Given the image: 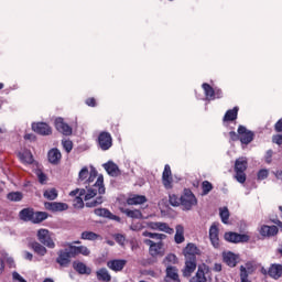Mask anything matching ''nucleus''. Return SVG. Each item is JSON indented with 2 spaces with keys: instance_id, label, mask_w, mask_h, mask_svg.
I'll use <instances>...</instances> for the list:
<instances>
[{
  "instance_id": "f257e3e1",
  "label": "nucleus",
  "mask_w": 282,
  "mask_h": 282,
  "mask_svg": "<svg viewBox=\"0 0 282 282\" xmlns=\"http://www.w3.org/2000/svg\"><path fill=\"white\" fill-rule=\"evenodd\" d=\"M77 182L83 184L86 189H75L69 193L70 197H76L78 194L80 197L84 195L87 208H96V206L102 204V196L96 197V195H105V177L102 175L98 176V171L94 166H90V171L89 167L84 166L78 173Z\"/></svg>"
},
{
  "instance_id": "f03ea898",
  "label": "nucleus",
  "mask_w": 282,
  "mask_h": 282,
  "mask_svg": "<svg viewBox=\"0 0 282 282\" xmlns=\"http://www.w3.org/2000/svg\"><path fill=\"white\" fill-rule=\"evenodd\" d=\"M248 169V159L241 156L235 162V178L239 184H246V170Z\"/></svg>"
},
{
  "instance_id": "7ed1b4c3",
  "label": "nucleus",
  "mask_w": 282,
  "mask_h": 282,
  "mask_svg": "<svg viewBox=\"0 0 282 282\" xmlns=\"http://www.w3.org/2000/svg\"><path fill=\"white\" fill-rule=\"evenodd\" d=\"M37 239L42 245H44L46 248H50L51 250L56 248V242H54V239H52V235H50V230L47 229H39Z\"/></svg>"
},
{
  "instance_id": "20e7f679",
  "label": "nucleus",
  "mask_w": 282,
  "mask_h": 282,
  "mask_svg": "<svg viewBox=\"0 0 282 282\" xmlns=\"http://www.w3.org/2000/svg\"><path fill=\"white\" fill-rule=\"evenodd\" d=\"M144 245L150 246L149 252L151 257H162L164 254V243H162V240L153 242V240L145 239Z\"/></svg>"
},
{
  "instance_id": "39448f33",
  "label": "nucleus",
  "mask_w": 282,
  "mask_h": 282,
  "mask_svg": "<svg viewBox=\"0 0 282 282\" xmlns=\"http://www.w3.org/2000/svg\"><path fill=\"white\" fill-rule=\"evenodd\" d=\"M181 205L184 210H191L193 206H197V198L191 191H185L184 195L181 196Z\"/></svg>"
},
{
  "instance_id": "423d86ee",
  "label": "nucleus",
  "mask_w": 282,
  "mask_h": 282,
  "mask_svg": "<svg viewBox=\"0 0 282 282\" xmlns=\"http://www.w3.org/2000/svg\"><path fill=\"white\" fill-rule=\"evenodd\" d=\"M238 133L241 144H250L254 140V132L246 129L243 126H239Z\"/></svg>"
},
{
  "instance_id": "0eeeda50",
  "label": "nucleus",
  "mask_w": 282,
  "mask_h": 282,
  "mask_svg": "<svg viewBox=\"0 0 282 282\" xmlns=\"http://www.w3.org/2000/svg\"><path fill=\"white\" fill-rule=\"evenodd\" d=\"M99 147L102 151H109L113 145V140L109 132H101L98 137Z\"/></svg>"
},
{
  "instance_id": "6e6552de",
  "label": "nucleus",
  "mask_w": 282,
  "mask_h": 282,
  "mask_svg": "<svg viewBox=\"0 0 282 282\" xmlns=\"http://www.w3.org/2000/svg\"><path fill=\"white\" fill-rule=\"evenodd\" d=\"M148 228L151 230H160V232H166V235H173L175 230L169 226L166 223H147Z\"/></svg>"
},
{
  "instance_id": "1a4fd4ad",
  "label": "nucleus",
  "mask_w": 282,
  "mask_h": 282,
  "mask_svg": "<svg viewBox=\"0 0 282 282\" xmlns=\"http://www.w3.org/2000/svg\"><path fill=\"white\" fill-rule=\"evenodd\" d=\"M67 247L70 250L72 257H78V254H83V257H89L91 254V250L86 246H74V243H67Z\"/></svg>"
},
{
  "instance_id": "9d476101",
  "label": "nucleus",
  "mask_w": 282,
  "mask_h": 282,
  "mask_svg": "<svg viewBox=\"0 0 282 282\" xmlns=\"http://www.w3.org/2000/svg\"><path fill=\"white\" fill-rule=\"evenodd\" d=\"M207 272L208 267L206 264L199 265L196 274L189 280V282H208V279H206Z\"/></svg>"
},
{
  "instance_id": "9b49d317",
  "label": "nucleus",
  "mask_w": 282,
  "mask_h": 282,
  "mask_svg": "<svg viewBox=\"0 0 282 282\" xmlns=\"http://www.w3.org/2000/svg\"><path fill=\"white\" fill-rule=\"evenodd\" d=\"M203 89L205 91L206 100H215V98H221V90H214L208 84H203Z\"/></svg>"
},
{
  "instance_id": "f8f14e48",
  "label": "nucleus",
  "mask_w": 282,
  "mask_h": 282,
  "mask_svg": "<svg viewBox=\"0 0 282 282\" xmlns=\"http://www.w3.org/2000/svg\"><path fill=\"white\" fill-rule=\"evenodd\" d=\"M225 239L226 241H230L231 243H240L241 241H249L250 237L236 232H227L225 234Z\"/></svg>"
},
{
  "instance_id": "ddd939ff",
  "label": "nucleus",
  "mask_w": 282,
  "mask_h": 282,
  "mask_svg": "<svg viewBox=\"0 0 282 282\" xmlns=\"http://www.w3.org/2000/svg\"><path fill=\"white\" fill-rule=\"evenodd\" d=\"M56 262L62 265V268H67L72 262V251H59Z\"/></svg>"
},
{
  "instance_id": "4468645a",
  "label": "nucleus",
  "mask_w": 282,
  "mask_h": 282,
  "mask_svg": "<svg viewBox=\"0 0 282 282\" xmlns=\"http://www.w3.org/2000/svg\"><path fill=\"white\" fill-rule=\"evenodd\" d=\"M46 210H51L52 213H63V210H67L69 208V205L66 203H45L44 204Z\"/></svg>"
},
{
  "instance_id": "2eb2a0df",
  "label": "nucleus",
  "mask_w": 282,
  "mask_h": 282,
  "mask_svg": "<svg viewBox=\"0 0 282 282\" xmlns=\"http://www.w3.org/2000/svg\"><path fill=\"white\" fill-rule=\"evenodd\" d=\"M55 129L63 133V135H72V127H69L63 118L55 119Z\"/></svg>"
},
{
  "instance_id": "dca6fc26",
  "label": "nucleus",
  "mask_w": 282,
  "mask_h": 282,
  "mask_svg": "<svg viewBox=\"0 0 282 282\" xmlns=\"http://www.w3.org/2000/svg\"><path fill=\"white\" fill-rule=\"evenodd\" d=\"M261 237H274L279 234V227L262 225L259 229Z\"/></svg>"
},
{
  "instance_id": "f3484780",
  "label": "nucleus",
  "mask_w": 282,
  "mask_h": 282,
  "mask_svg": "<svg viewBox=\"0 0 282 282\" xmlns=\"http://www.w3.org/2000/svg\"><path fill=\"white\" fill-rule=\"evenodd\" d=\"M32 129L35 133H40V135H50L52 133V128L45 122L33 123Z\"/></svg>"
},
{
  "instance_id": "a211bd4d",
  "label": "nucleus",
  "mask_w": 282,
  "mask_h": 282,
  "mask_svg": "<svg viewBox=\"0 0 282 282\" xmlns=\"http://www.w3.org/2000/svg\"><path fill=\"white\" fill-rule=\"evenodd\" d=\"M162 180H163V185L165 188H173V175L171 173L170 165H165L163 175H162Z\"/></svg>"
},
{
  "instance_id": "6ab92c4d",
  "label": "nucleus",
  "mask_w": 282,
  "mask_h": 282,
  "mask_svg": "<svg viewBox=\"0 0 282 282\" xmlns=\"http://www.w3.org/2000/svg\"><path fill=\"white\" fill-rule=\"evenodd\" d=\"M197 270V260L185 259V268L183 269V276L188 278Z\"/></svg>"
},
{
  "instance_id": "aec40b11",
  "label": "nucleus",
  "mask_w": 282,
  "mask_h": 282,
  "mask_svg": "<svg viewBox=\"0 0 282 282\" xmlns=\"http://www.w3.org/2000/svg\"><path fill=\"white\" fill-rule=\"evenodd\" d=\"M126 265L127 260H110L107 262V267L109 270H112V272H122Z\"/></svg>"
},
{
  "instance_id": "412c9836",
  "label": "nucleus",
  "mask_w": 282,
  "mask_h": 282,
  "mask_svg": "<svg viewBox=\"0 0 282 282\" xmlns=\"http://www.w3.org/2000/svg\"><path fill=\"white\" fill-rule=\"evenodd\" d=\"M209 239H210L212 246H214V248H219V228H217V224H214L210 226Z\"/></svg>"
},
{
  "instance_id": "4be33fe9",
  "label": "nucleus",
  "mask_w": 282,
  "mask_h": 282,
  "mask_svg": "<svg viewBox=\"0 0 282 282\" xmlns=\"http://www.w3.org/2000/svg\"><path fill=\"white\" fill-rule=\"evenodd\" d=\"M199 253V249L194 243H188L184 249L185 259L197 260L195 257Z\"/></svg>"
},
{
  "instance_id": "5701e85b",
  "label": "nucleus",
  "mask_w": 282,
  "mask_h": 282,
  "mask_svg": "<svg viewBox=\"0 0 282 282\" xmlns=\"http://www.w3.org/2000/svg\"><path fill=\"white\" fill-rule=\"evenodd\" d=\"M29 248H31L35 254H39V257H45L47 254V248L41 245V242L33 241L29 243Z\"/></svg>"
},
{
  "instance_id": "b1692460",
  "label": "nucleus",
  "mask_w": 282,
  "mask_h": 282,
  "mask_svg": "<svg viewBox=\"0 0 282 282\" xmlns=\"http://www.w3.org/2000/svg\"><path fill=\"white\" fill-rule=\"evenodd\" d=\"M128 206H140V204H147V196L144 195H131L127 199Z\"/></svg>"
},
{
  "instance_id": "393cba45",
  "label": "nucleus",
  "mask_w": 282,
  "mask_h": 282,
  "mask_svg": "<svg viewBox=\"0 0 282 282\" xmlns=\"http://www.w3.org/2000/svg\"><path fill=\"white\" fill-rule=\"evenodd\" d=\"M105 171H107L108 175H111V177H118L120 175V169H118V165L111 161L104 164Z\"/></svg>"
},
{
  "instance_id": "a878e982",
  "label": "nucleus",
  "mask_w": 282,
  "mask_h": 282,
  "mask_svg": "<svg viewBox=\"0 0 282 282\" xmlns=\"http://www.w3.org/2000/svg\"><path fill=\"white\" fill-rule=\"evenodd\" d=\"M96 276L98 281H104V282H110L111 281V274L109 273V270L106 268H101L96 271Z\"/></svg>"
},
{
  "instance_id": "bb28decb",
  "label": "nucleus",
  "mask_w": 282,
  "mask_h": 282,
  "mask_svg": "<svg viewBox=\"0 0 282 282\" xmlns=\"http://www.w3.org/2000/svg\"><path fill=\"white\" fill-rule=\"evenodd\" d=\"M223 259L229 265V268H235V265H237V254L230 251L223 253Z\"/></svg>"
},
{
  "instance_id": "cd10ccee",
  "label": "nucleus",
  "mask_w": 282,
  "mask_h": 282,
  "mask_svg": "<svg viewBox=\"0 0 282 282\" xmlns=\"http://www.w3.org/2000/svg\"><path fill=\"white\" fill-rule=\"evenodd\" d=\"M269 276H271L272 279H281L282 265L281 264H272L269 269Z\"/></svg>"
},
{
  "instance_id": "c85d7f7f",
  "label": "nucleus",
  "mask_w": 282,
  "mask_h": 282,
  "mask_svg": "<svg viewBox=\"0 0 282 282\" xmlns=\"http://www.w3.org/2000/svg\"><path fill=\"white\" fill-rule=\"evenodd\" d=\"M80 239L84 241H98V239H102V237L94 231H83Z\"/></svg>"
},
{
  "instance_id": "c756f323",
  "label": "nucleus",
  "mask_w": 282,
  "mask_h": 282,
  "mask_svg": "<svg viewBox=\"0 0 282 282\" xmlns=\"http://www.w3.org/2000/svg\"><path fill=\"white\" fill-rule=\"evenodd\" d=\"M61 151H58V149H52L48 152V162H51V164H58V162H61Z\"/></svg>"
},
{
  "instance_id": "7c9ffc66",
  "label": "nucleus",
  "mask_w": 282,
  "mask_h": 282,
  "mask_svg": "<svg viewBox=\"0 0 282 282\" xmlns=\"http://www.w3.org/2000/svg\"><path fill=\"white\" fill-rule=\"evenodd\" d=\"M73 268L79 274H91V269H88L87 264H85L83 262H74Z\"/></svg>"
},
{
  "instance_id": "2f4dec72",
  "label": "nucleus",
  "mask_w": 282,
  "mask_h": 282,
  "mask_svg": "<svg viewBox=\"0 0 282 282\" xmlns=\"http://www.w3.org/2000/svg\"><path fill=\"white\" fill-rule=\"evenodd\" d=\"M123 215H127V217H130L131 219H142V212L140 209H120Z\"/></svg>"
},
{
  "instance_id": "473e14b6",
  "label": "nucleus",
  "mask_w": 282,
  "mask_h": 282,
  "mask_svg": "<svg viewBox=\"0 0 282 282\" xmlns=\"http://www.w3.org/2000/svg\"><path fill=\"white\" fill-rule=\"evenodd\" d=\"M19 216H20V219H22V221H32L34 216V210H32L31 208H24L20 212Z\"/></svg>"
},
{
  "instance_id": "72a5a7b5",
  "label": "nucleus",
  "mask_w": 282,
  "mask_h": 282,
  "mask_svg": "<svg viewBox=\"0 0 282 282\" xmlns=\"http://www.w3.org/2000/svg\"><path fill=\"white\" fill-rule=\"evenodd\" d=\"M175 236H174V241L175 243H184V227L182 225H177L175 227Z\"/></svg>"
},
{
  "instance_id": "f704fd0d",
  "label": "nucleus",
  "mask_w": 282,
  "mask_h": 282,
  "mask_svg": "<svg viewBox=\"0 0 282 282\" xmlns=\"http://www.w3.org/2000/svg\"><path fill=\"white\" fill-rule=\"evenodd\" d=\"M239 113V107H235L231 110H228L225 113L224 121L225 122H232V120H237V115Z\"/></svg>"
},
{
  "instance_id": "c9c22d12",
  "label": "nucleus",
  "mask_w": 282,
  "mask_h": 282,
  "mask_svg": "<svg viewBox=\"0 0 282 282\" xmlns=\"http://www.w3.org/2000/svg\"><path fill=\"white\" fill-rule=\"evenodd\" d=\"M166 279H171V281H180V275L177 274V268L166 267Z\"/></svg>"
},
{
  "instance_id": "e433bc0d",
  "label": "nucleus",
  "mask_w": 282,
  "mask_h": 282,
  "mask_svg": "<svg viewBox=\"0 0 282 282\" xmlns=\"http://www.w3.org/2000/svg\"><path fill=\"white\" fill-rule=\"evenodd\" d=\"M19 158H20L21 162H23L24 164H32V162H34V156L32 155V152H30L28 150L20 153Z\"/></svg>"
},
{
  "instance_id": "4c0bfd02",
  "label": "nucleus",
  "mask_w": 282,
  "mask_h": 282,
  "mask_svg": "<svg viewBox=\"0 0 282 282\" xmlns=\"http://www.w3.org/2000/svg\"><path fill=\"white\" fill-rule=\"evenodd\" d=\"M45 219H47V213L45 212H33V218H32V223L33 224H41V221H45Z\"/></svg>"
},
{
  "instance_id": "58836bf2",
  "label": "nucleus",
  "mask_w": 282,
  "mask_h": 282,
  "mask_svg": "<svg viewBox=\"0 0 282 282\" xmlns=\"http://www.w3.org/2000/svg\"><path fill=\"white\" fill-rule=\"evenodd\" d=\"M164 265H166V268H173L172 265H175V263H177V256L173 254V253H169L164 260H163Z\"/></svg>"
},
{
  "instance_id": "ea45409f",
  "label": "nucleus",
  "mask_w": 282,
  "mask_h": 282,
  "mask_svg": "<svg viewBox=\"0 0 282 282\" xmlns=\"http://www.w3.org/2000/svg\"><path fill=\"white\" fill-rule=\"evenodd\" d=\"M143 237H149L150 239H155L156 241H163V239H166V235L164 234H153L150 231H143Z\"/></svg>"
},
{
  "instance_id": "a19ab883",
  "label": "nucleus",
  "mask_w": 282,
  "mask_h": 282,
  "mask_svg": "<svg viewBox=\"0 0 282 282\" xmlns=\"http://www.w3.org/2000/svg\"><path fill=\"white\" fill-rule=\"evenodd\" d=\"M44 197L45 199H50L51 202H54V199L58 197V192L56 191V188L46 189L44 192Z\"/></svg>"
},
{
  "instance_id": "79ce46f5",
  "label": "nucleus",
  "mask_w": 282,
  "mask_h": 282,
  "mask_svg": "<svg viewBox=\"0 0 282 282\" xmlns=\"http://www.w3.org/2000/svg\"><path fill=\"white\" fill-rule=\"evenodd\" d=\"M219 215L223 224H228V219H230V212L228 210V207L220 208Z\"/></svg>"
},
{
  "instance_id": "37998d69",
  "label": "nucleus",
  "mask_w": 282,
  "mask_h": 282,
  "mask_svg": "<svg viewBox=\"0 0 282 282\" xmlns=\"http://www.w3.org/2000/svg\"><path fill=\"white\" fill-rule=\"evenodd\" d=\"M7 197L10 202H21V199H23V194H21V192H12L9 193Z\"/></svg>"
},
{
  "instance_id": "c03bdc74",
  "label": "nucleus",
  "mask_w": 282,
  "mask_h": 282,
  "mask_svg": "<svg viewBox=\"0 0 282 282\" xmlns=\"http://www.w3.org/2000/svg\"><path fill=\"white\" fill-rule=\"evenodd\" d=\"M95 215H97V217H106L107 219H109L111 212L106 208H97L95 209Z\"/></svg>"
},
{
  "instance_id": "a18cd8bd",
  "label": "nucleus",
  "mask_w": 282,
  "mask_h": 282,
  "mask_svg": "<svg viewBox=\"0 0 282 282\" xmlns=\"http://www.w3.org/2000/svg\"><path fill=\"white\" fill-rule=\"evenodd\" d=\"M203 194L208 195L213 191V184L208 181H204L202 184Z\"/></svg>"
},
{
  "instance_id": "49530a36",
  "label": "nucleus",
  "mask_w": 282,
  "mask_h": 282,
  "mask_svg": "<svg viewBox=\"0 0 282 282\" xmlns=\"http://www.w3.org/2000/svg\"><path fill=\"white\" fill-rule=\"evenodd\" d=\"M170 204L171 206H180V204H182V198L177 197L175 194H172L170 195Z\"/></svg>"
},
{
  "instance_id": "de8ad7c7",
  "label": "nucleus",
  "mask_w": 282,
  "mask_h": 282,
  "mask_svg": "<svg viewBox=\"0 0 282 282\" xmlns=\"http://www.w3.org/2000/svg\"><path fill=\"white\" fill-rule=\"evenodd\" d=\"M62 144L66 153H70L72 150L74 149V143H72V141L69 140H63Z\"/></svg>"
},
{
  "instance_id": "09e8293b",
  "label": "nucleus",
  "mask_w": 282,
  "mask_h": 282,
  "mask_svg": "<svg viewBox=\"0 0 282 282\" xmlns=\"http://www.w3.org/2000/svg\"><path fill=\"white\" fill-rule=\"evenodd\" d=\"M35 175L39 178L40 184H45L47 176L41 170H36Z\"/></svg>"
},
{
  "instance_id": "8fccbe9b",
  "label": "nucleus",
  "mask_w": 282,
  "mask_h": 282,
  "mask_svg": "<svg viewBox=\"0 0 282 282\" xmlns=\"http://www.w3.org/2000/svg\"><path fill=\"white\" fill-rule=\"evenodd\" d=\"M74 208H83L85 206V203L83 202V198L79 196H76L73 200Z\"/></svg>"
},
{
  "instance_id": "3c124183",
  "label": "nucleus",
  "mask_w": 282,
  "mask_h": 282,
  "mask_svg": "<svg viewBox=\"0 0 282 282\" xmlns=\"http://www.w3.org/2000/svg\"><path fill=\"white\" fill-rule=\"evenodd\" d=\"M269 175H270V172L268 170H260L258 172V180L260 181L268 180Z\"/></svg>"
},
{
  "instance_id": "603ef678",
  "label": "nucleus",
  "mask_w": 282,
  "mask_h": 282,
  "mask_svg": "<svg viewBox=\"0 0 282 282\" xmlns=\"http://www.w3.org/2000/svg\"><path fill=\"white\" fill-rule=\"evenodd\" d=\"M142 228H144V225H142V223L132 224L130 226V230H133L134 232L142 230Z\"/></svg>"
},
{
  "instance_id": "864d4df0",
  "label": "nucleus",
  "mask_w": 282,
  "mask_h": 282,
  "mask_svg": "<svg viewBox=\"0 0 282 282\" xmlns=\"http://www.w3.org/2000/svg\"><path fill=\"white\" fill-rule=\"evenodd\" d=\"M12 276L13 282H25V279H23V276H21V274H19L18 272H13Z\"/></svg>"
},
{
  "instance_id": "5fc2aeb1",
  "label": "nucleus",
  "mask_w": 282,
  "mask_h": 282,
  "mask_svg": "<svg viewBox=\"0 0 282 282\" xmlns=\"http://www.w3.org/2000/svg\"><path fill=\"white\" fill-rule=\"evenodd\" d=\"M272 142H274V144H279V147H281V144H282V134L273 135Z\"/></svg>"
},
{
  "instance_id": "6e6d98bb",
  "label": "nucleus",
  "mask_w": 282,
  "mask_h": 282,
  "mask_svg": "<svg viewBox=\"0 0 282 282\" xmlns=\"http://www.w3.org/2000/svg\"><path fill=\"white\" fill-rule=\"evenodd\" d=\"M274 129L278 133H282V118L275 123Z\"/></svg>"
},
{
  "instance_id": "4d7b16f0",
  "label": "nucleus",
  "mask_w": 282,
  "mask_h": 282,
  "mask_svg": "<svg viewBox=\"0 0 282 282\" xmlns=\"http://www.w3.org/2000/svg\"><path fill=\"white\" fill-rule=\"evenodd\" d=\"M116 241H117V243H119L120 246H124V236H122V235H117L116 236Z\"/></svg>"
},
{
  "instance_id": "13d9d810",
  "label": "nucleus",
  "mask_w": 282,
  "mask_h": 282,
  "mask_svg": "<svg viewBox=\"0 0 282 282\" xmlns=\"http://www.w3.org/2000/svg\"><path fill=\"white\" fill-rule=\"evenodd\" d=\"M229 137L230 139L236 142L237 140H239V133L235 132V131H231L229 132Z\"/></svg>"
},
{
  "instance_id": "bf43d9fd",
  "label": "nucleus",
  "mask_w": 282,
  "mask_h": 282,
  "mask_svg": "<svg viewBox=\"0 0 282 282\" xmlns=\"http://www.w3.org/2000/svg\"><path fill=\"white\" fill-rule=\"evenodd\" d=\"M272 150H268L267 151V155H265V162L268 163V164H270V162H272Z\"/></svg>"
},
{
  "instance_id": "052dcab7",
  "label": "nucleus",
  "mask_w": 282,
  "mask_h": 282,
  "mask_svg": "<svg viewBox=\"0 0 282 282\" xmlns=\"http://www.w3.org/2000/svg\"><path fill=\"white\" fill-rule=\"evenodd\" d=\"M86 105H88V107H96V99L95 98H88L86 100Z\"/></svg>"
},
{
  "instance_id": "680f3d73",
  "label": "nucleus",
  "mask_w": 282,
  "mask_h": 282,
  "mask_svg": "<svg viewBox=\"0 0 282 282\" xmlns=\"http://www.w3.org/2000/svg\"><path fill=\"white\" fill-rule=\"evenodd\" d=\"M24 259H26L28 261H32V259H34V256L30 253V251H25Z\"/></svg>"
},
{
  "instance_id": "e2e57ef3",
  "label": "nucleus",
  "mask_w": 282,
  "mask_h": 282,
  "mask_svg": "<svg viewBox=\"0 0 282 282\" xmlns=\"http://www.w3.org/2000/svg\"><path fill=\"white\" fill-rule=\"evenodd\" d=\"M4 270H6V263L3 262V259L0 258V275L3 274Z\"/></svg>"
},
{
  "instance_id": "0e129e2a",
  "label": "nucleus",
  "mask_w": 282,
  "mask_h": 282,
  "mask_svg": "<svg viewBox=\"0 0 282 282\" xmlns=\"http://www.w3.org/2000/svg\"><path fill=\"white\" fill-rule=\"evenodd\" d=\"M274 176L276 177V180H281L282 181V170H278L274 172Z\"/></svg>"
},
{
  "instance_id": "69168bd1",
  "label": "nucleus",
  "mask_w": 282,
  "mask_h": 282,
  "mask_svg": "<svg viewBox=\"0 0 282 282\" xmlns=\"http://www.w3.org/2000/svg\"><path fill=\"white\" fill-rule=\"evenodd\" d=\"M108 219H113V221H120V217H118L111 213H110V216H108Z\"/></svg>"
},
{
  "instance_id": "338daca9",
  "label": "nucleus",
  "mask_w": 282,
  "mask_h": 282,
  "mask_svg": "<svg viewBox=\"0 0 282 282\" xmlns=\"http://www.w3.org/2000/svg\"><path fill=\"white\" fill-rule=\"evenodd\" d=\"M214 270L215 272H221V264H215Z\"/></svg>"
},
{
  "instance_id": "774afa93",
  "label": "nucleus",
  "mask_w": 282,
  "mask_h": 282,
  "mask_svg": "<svg viewBox=\"0 0 282 282\" xmlns=\"http://www.w3.org/2000/svg\"><path fill=\"white\" fill-rule=\"evenodd\" d=\"M7 262L9 263V265H14V259L12 258H8Z\"/></svg>"
}]
</instances>
